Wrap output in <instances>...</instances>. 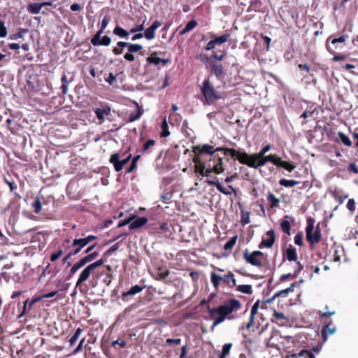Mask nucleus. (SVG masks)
<instances>
[{"label":"nucleus","mask_w":358,"mask_h":358,"mask_svg":"<svg viewBox=\"0 0 358 358\" xmlns=\"http://www.w3.org/2000/svg\"><path fill=\"white\" fill-rule=\"evenodd\" d=\"M259 301H257L255 303V304L252 307L251 312H250V320L246 326V328L248 329H249L253 325L254 317H255V315L257 313V311L259 309Z\"/></svg>","instance_id":"30"},{"label":"nucleus","mask_w":358,"mask_h":358,"mask_svg":"<svg viewBox=\"0 0 358 358\" xmlns=\"http://www.w3.org/2000/svg\"><path fill=\"white\" fill-rule=\"evenodd\" d=\"M299 181L293 180H287L285 178H282L279 181V184L281 186L285 187H292L297 184H299Z\"/></svg>","instance_id":"40"},{"label":"nucleus","mask_w":358,"mask_h":358,"mask_svg":"<svg viewBox=\"0 0 358 358\" xmlns=\"http://www.w3.org/2000/svg\"><path fill=\"white\" fill-rule=\"evenodd\" d=\"M143 113V111L141 106L138 103H136V109L129 113L128 117V121L134 122L139 119L140 117L142 115Z\"/></svg>","instance_id":"29"},{"label":"nucleus","mask_w":358,"mask_h":358,"mask_svg":"<svg viewBox=\"0 0 358 358\" xmlns=\"http://www.w3.org/2000/svg\"><path fill=\"white\" fill-rule=\"evenodd\" d=\"M236 290L248 294H251L252 293V288L250 285H236Z\"/></svg>","instance_id":"41"},{"label":"nucleus","mask_w":358,"mask_h":358,"mask_svg":"<svg viewBox=\"0 0 358 358\" xmlns=\"http://www.w3.org/2000/svg\"><path fill=\"white\" fill-rule=\"evenodd\" d=\"M157 53L154 52L149 57H147V62L149 64L158 65L160 64L162 59L157 56Z\"/></svg>","instance_id":"39"},{"label":"nucleus","mask_w":358,"mask_h":358,"mask_svg":"<svg viewBox=\"0 0 358 358\" xmlns=\"http://www.w3.org/2000/svg\"><path fill=\"white\" fill-rule=\"evenodd\" d=\"M156 144V141L153 139H149L147 141H145L141 148V151L143 152H147L150 153L152 151V149L154 148V146Z\"/></svg>","instance_id":"35"},{"label":"nucleus","mask_w":358,"mask_h":358,"mask_svg":"<svg viewBox=\"0 0 358 358\" xmlns=\"http://www.w3.org/2000/svg\"><path fill=\"white\" fill-rule=\"evenodd\" d=\"M303 234L299 232L298 234H296V235L294 236V243L299 246H302L303 245Z\"/></svg>","instance_id":"55"},{"label":"nucleus","mask_w":358,"mask_h":358,"mask_svg":"<svg viewBox=\"0 0 358 358\" xmlns=\"http://www.w3.org/2000/svg\"><path fill=\"white\" fill-rule=\"evenodd\" d=\"M225 55H226V53L224 50H222V51L220 50L219 52L213 50L210 57L220 62L224 59Z\"/></svg>","instance_id":"47"},{"label":"nucleus","mask_w":358,"mask_h":358,"mask_svg":"<svg viewBox=\"0 0 358 358\" xmlns=\"http://www.w3.org/2000/svg\"><path fill=\"white\" fill-rule=\"evenodd\" d=\"M273 155H264L263 157H259L257 155H250L246 152H243L240 163L251 168L257 169L264 166L267 162L272 163Z\"/></svg>","instance_id":"5"},{"label":"nucleus","mask_w":358,"mask_h":358,"mask_svg":"<svg viewBox=\"0 0 358 358\" xmlns=\"http://www.w3.org/2000/svg\"><path fill=\"white\" fill-rule=\"evenodd\" d=\"M287 358H315V357L309 350L301 349L298 352H287Z\"/></svg>","instance_id":"19"},{"label":"nucleus","mask_w":358,"mask_h":358,"mask_svg":"<svg viewBox=\"0 0 358 358\" xmlns=\"http://www.w3.org/2000/svg\"><path fill=\"white\" fill-rule=\"evenodd\" d=\"M195 172L199 173L202 176H210L212 173L220 174L224 172L223 158L216 157L215 161L208 162L205 158L200 159L198 157H194Z\"/></svg>","instance_id":"2"},{"label":"nucleus","mask_w":358,"mask_h":358,"mask_svg":"<svg viewBox=\"0 0 358 358\" xmlns=\"http://www.w3.org/2000/svg\"><path fill=\"white\" fill-rule=\"evenodd\" d=\"M161 26V22L155 20L150 27L145 29L144 36L148 40H152L155 37V31Z\"/></svg>","instance_id":"20"},{"label":"nucleus","mask_w":358,"mask_h":358,"mask_svg":"<svg viewBox=\"0 0 358 358\" xmlns=\"http://www.w3.org/2000/svg\"><path fill=\"white\" fill-rule=\"evenodd\" d=\"M348 171L350 172H352L355 174H357L358 173V167L357 166L355 163H350L348 166Z\"/></svg>","instance_id":"63"},{"label":"nucleus","mask_w":358,"mask_h":358,"mask_svg":"<svg viewBox=\"0 0 358 358\" xmlns=\"http://www.w3.org/2000/svg\"><path fill=\"white\" fill-rule=\"evenodd\" d=\"M134 218V216H130L129 217L124 220V221L119 222V223L117 224V227H121L129 223V228L130 230H132V229H138V228L143 227L148 221V220L146 217H137L133 222H131V220Z\"/></svg>","instance_id":"10"},{"label":"nucleus","mask_w":358,"mask_h":358,"mask_svg":"<svg viewBox=\"0 0 358 358\" xmlns=\"http://www.w3.org/2000/svg\"><path fill=\"white\" fill-rule=\"evenodd\" d=\"M198 23L195 20H190L185 26L184 29L180 31V35L182 36L189 31H191L192 29H194Z\"/></svg>","instance_id":"34"},{"label":"nucleus","mask_w":358,"mask_h":358,"mask_svg":"<svg viewBox=\"0 0 358 358\" xmlns=\"http://www.w3.org/2000/svg\"><path fill=\"white\" fill-rule=\"evenodd\" d=\"M267 201L269 203L270 208H278L280 205V199L271 192L268 193Z\"/></svg>","instance_id":"32"},{"label":"nucleus","mask_w":358,"mask_h":358,"mask_svg":"<svg viewBox=\"0 0 358 358\" xmlns=\"http://www.w3.org/2000/svg\"><path fill=\"white\" fill-rule=\"evenodd\" d=\"M230 36L231 35L229 33H226L220 36L213 35V39L208 42L204 48L206 50H213L216 45L227 42L229 40Z\"/></svg>","instance_id":"13"},{"label":"nucleus","mask_w":358,"mask_h":358,"mask_svg":"<svg viewBox=\"0 0 358 358\" xmlns=\"http://www.w3.org/2000/svg\"><path fill=\"white\" fill-rule=\"evenodd\" d=\"M297 285V282H293L290 285V286L286 289H282L280 291H278L275 292L273 296V299H275L276 297H286L289 294V292L294 291V287Z\"/></svg>","instance_id":"28"},{"label":"nucleus","mask_w":358,"mask_h":358,"mask_svg":"<svg viewBox=\"0 0 358 358\" xmlns=\"http://www.w3.org/2000/svg\"><path fill=\"white\" fill-rule=\"evenodd\" d=\"M7 36V29L5 27L4 22L0 20V38H3Z\"/></svg>","instance_id":"57"},{"label":"nucleus","mask_w":358,"mask_h":358,"mask_svg":"<svg viewBox=\"0 0 358 358\" xmlns=\"http://www.w3.org/2000/svg\"><path fill=\"white\" fill-rule=\"evenodd\" d=\"M113 34L119 36L121 38H127L129 35L128 31L120 27H116L113 29Z\"/></svg>","instance_id":"45"},{"label":"nucleus","mask_w":358,"mask_h":358,"mask_svg":"<svg viewBox=\"0 0 358 358\" xmlns=\"http://www.w3.org/2000/svg\"><path fill=\"white\" fill-rule=\"evenodd\" d=\"M348 38L349 36L347 34H343L338 37L331 35L327 38L325 47L327 51L334 55L331 59L333 62L344 61L347 59L348 55L340 54L339 52L346 45Z\"/></svg>","instance_id":"3"},{"label":"nucleus","mask_w":358,"mask_h":358,"mask_svg":"<svg viewBox=\"0 0 358 358\" xmlns=\"http://www.w3.org/2000/svg\"><path fill=\"white\" fill-rule=\"evenodd\" d=\"M315 220L309 217L307 219V226L306 227V237L312 249L315 248V244L318 243L322 238V234L318 232L313 231Z\"/></svg>","instance_id":"7"},{"label":"nucleus","mask_w":358,"mask_h":358,"mask_svg":"<svg viewBox=\"0 0 358 358\" xmlns=\"http://www.w3.org/2000/svg\"><path fill=\"white\" fill-rule=\"evenodd\" d=\"M93 270L90 268V266L88 265L80 273L79 278L76 282V287L80 286L83 282L86 281L88 278L90 277L92 271Z\"/></svg>","instance_id":"26"},{"label":"nucleus","mask_w":358,"mask_h":358,"mask_svg":"<svg viewBox=\"0 0 358 358\" xmlns=\"http://www.w3.org/2000/svg\"><path fill=\"white\" fill-rule=\"evenodd\" d=\"M303 268V266L299 262L296 263V268L293 273L283 274L280 276V280L281 282L285 281L288 278L294 279Z\"/></svg>","instance_id":"22"},{"label":"nucleus","mask_w":358,"mask_h":358,"mask_svg":"<svg viewBox=\"0 0 358 358\" xmlns=\"http://www.w3.org/2000/svg\"><path fill=\"white\" fill-rule=\"evenodd\" d=\"M232 345L231 343L224 344L222 346V352L218 358H226V357L229 355Z\"/></svg>","instance_id":"42"},{"label":"nucleus","mask_w":358,"mask_h":358,"mask_svg":"<svg viewBox=\"0 0 358 358\" xmlns=\"http://www.w3.org/2000/svg\"><path fill=\"white\" fill-rule=\"evenodd\" d=\"M280 227L282 231L288 235L290 234L291 224L288 220H283L280 222Z\"/></svg>","instance_id":"46"},{"label":"nucleus","mask_w":358,"mask_h":358,"mask_svg":"<svg viewBox=\"0 0 358 358\" xmlns=\"http://www.w3.org/2000/svg\"><path fill=\"white\" fill-rule=\"evenodd\" d=\"M250 212L245 211L243 209L241 210V223L242 225L244 226L250 222Z\"/></svg>","instance_id":"37"},{"label":"nucleus","mask_w":358,"mask_h":358,"mask_svg":"<svg viewBox=\"0 0 358 358\" xmlns=\"http://www.w3.org/2000/svg\"><path fill=\"white\" fill-rule=\"evenodd\" d=\"M272 317V321L280 324H285L288 321V319L283 313L278 312L275 310H273Z\"/></svg>","instance_id":"27"},{"label":"nucleus","mask_w":358,"mask_h":358,"mask_svg":"<svg viewBox=\"0 0 358 358\" xmlns=\"http://www.w3.org/2000/svg\"><path fill=\"white\" fill-rule=\"evenodd\" d=\"M206 182L209 185L215 186L217 189L220 192L225 195H230L231 194L230 191H229L226 187L222 186V185L219 182V180L217 178H215L214 180H207Z\"/></svg>","instance_id":"24"},{"label":"nucleus","mask_w":358,"mask_h":358,"mask_svg":"<svg viewBox=\"0 0 358 358\" xmlns=\"http://www.w3.org/2000/svg\"><path fill=\"white\" fill-rule=\"evenodd\" d=\"M272 164L277 166L278 167H282L289 172H292L295 169V165L291 164L289 162L282 161V159L278 157L276 155H273Z\"/></svg>","instance_id":"16"},{"label":"nucleus","mask_w":358,"mask_h":358,"mask_svg":"<svg viewBox=\"0 0 358 358\" xmlns=\"http://www.w3.org/2000/svg\"><path fill=\"white\" fill-rule=\"evenodd\" d=\"M241 308V303L236 299H229L226 300L223 304L220 306V313L225 317L234 312H236Z\"/></svg>","instance_id":"9"},{"label":"nucleus","mask_w":358,"mask_h":358,"mask_svg":"<svg viewBox=\"0 0 358 358\" xmlns=\"http://www.w3.org/2000/svg\"><path fill=\"white\" fill-rule=\"evenodd\" d=\"M201 92L203 96V104L212 105L214 104L217 100L224 98V93L218 92L211 83L210 78L205 79L203 82Z\"/></svg>","instance_id":"4"},{"label":"nucleus","mask_w":358,"mask_h":358,"mask_svg":"<svg viewBox=\"0 0 358 358\" xmlns=\"http://www.w3.org/2000/svg\"><path fill=\"white\" fill-rule=\"evenodd\" d=\"M221 151L223 152L224 155L229 154L234 160H238L240 162L241 159V155H243V152H240L234 148L217 147L216 148L214 146L209 144L198 145L192 148V152L194 154V157H198V158L203 159L209 162L215 161V152Z\"/></svg>","instance_id":"1"},{"label":"nucleus","mask_w":358,"mask_h":358,"mask_svg":"<svg viewBox=\"0 0 358 358\" xmlns=\"http://www.w3.org/2000/svg\"><path fill=\"white\" fill-rule=\"evenodd\" d=\"M243 259L248 264L257 268H262L264 266L263 259H266V255L259 250L250 252L246 249L243 252Z\"/></svg>","instance_id":"6"},{"label":"nucleus","mask_w":358,"mask_h":358,"mask_svg":"<svg viewBox=\"0 0 358 358\" xmlns=\"http://www.w3.org/2000/svg\"><path fill=\"white\" fill-rule=\"evenodd\" d=\"M139 158H140V155H136L134 157V159H132L131 164L126 170V173H131L134 169H136V168L137 166L136 163H137V161L139 159Z\"/></svg>","instance_id":"53"},{"label":"nucleus","mask_w":358,"mask_h":358,"mask_svg":"<svg viewBox=\"0 0 358 358\" xmlns=\"http://www.w3.org/2000/svg\"><path fill=\"white\" fill-rule=\"evenodd\" d=\"M95 113L97 115V117L99 120H103L106 115H108L110 113V108L108 106H104L102 108H96Z\"/></svg>","instance_id":"33"},{"label":"nucleus","mask_w":358,"mask_h":358,"mask_svg":"<svg viewBox=\"0 0 358 358\" xmlns=\"http://www.w3.org/2000/svg\"><path fill=\"white\" fill-rule=\"evenodd\" d=\"M143 48V46L140 44L137 43H129L128 47V51L129 52H137L140 50H141Z\"/></svg>","instance_id":"52"},{"label":"nucleus","mask_w":358,"mask_h":358,"mask_svg":"<svg viewBox=\"0 0 358 358\" xmlns=\"http://www.w3.org/2000/svg\"><path fill=\"white\" fill-rule=\"evenodd\" d=\"M166 343L168 345H178L181 343V339L180 338H167L166 340Z\"/></svg>","instance_id":"58"},{"label":"nucleus","mask_w":358,"mask_h":358,"mask_svg":"<svg viewBox=\"0 0 358 358\" xmlns=\"http://www.w3.org/2000/svg\"><path fill=\"white\" fill-rule=\"evenodd\" d=\"M34 211L36 213H38L41 210V203L39 199H37L34 203Z\"/></svg>","instance_id":"64"},{"label":"nucleus","mask_w":358,"mask_h":358,"mask_svg":"<svg viewBox=\"0 0 358 358\" xmlns=\"http://www.w3.org/2000/svg\"><path fill=\"white\" fill-rule=\"evenodd\" d=\"M120 155L119 153L113 154V166L116 171H120L122 169L123 165L120 162Z\"/></svg>","instance_id":"44"},{"label":"nucleus","mask_w":358,"mask_h":358,"mask_svg":"<svg viewBox=\"0 0 358 358\" xmlns=\"http://www.w3.org/2000/svg\"><path fill=\"white\" fill-rule=\"evenodd\" d=\"M86 245V243L82 238L74 239L72 243V247L75 249L70 252V255H76L78 254Z\"/></svg>","instance_id":"25"},{"label":"nucleus","mask_w":358,"mask_h":358,"mask_svg":"<svg viewBox=\"0 0 358 358\" xmlns=\"http://www.w3.org/2000/svg\"><path fill=\"white\" fill-rule=\"evenodd\" d=\"M237 240V236H235L231 238L224 245V249L225 250H230L233 248L234 245L236 244Z\"/></svg>","instance_id":"49"},{"label":"nucleus","mask_w":358,"mask_h":358,"mask_svg":"<svg viewBox=\"0 0 358 358\" xmlns=\"http://www.w3.org/2000/svg\"><path fill=\"white\" fill-rule=\"evenodd\" d=\"M261 2L259 0H253L251 1L248 11H255L259 12L260 11Z\"/></svg>","instance_id":"43"},{"label":"nucleus","mask_w":358,"mask_h":358,"mask_svg":"<svg viewBox=\"0 0 358 358\" xmlns=\"http://www.w3.org/2000/svg\"><path fill=\"white\" fill-rule=\"evenodd\" d=\"M346 207L351 213H354L356 208L355 199H350L347 203Z\"/></svg>","instance_id":"56"},{"label":"nucleus","mask_w":358,"mask_h":358,"mask_svg":"<svg viewBox=\"0 0 358 358\" xmlns=\"http://www.w3.org/2000/svg\"><path fill=\"white\" fill-rule=\"evenodd\" d=\"M206 68L209 70L210 73L214 75L218 80L224 78V67L221 62L209 61L206 64Z\"/></svg>","instance_id":"12"},{"label":"nucleus","mask_w":358,"mask_h":358,"mask_svg":"<svg viewBox=\"0 0 358 358\" xmlns=\"http://www.w3.org/2000/svg\"><path fill=\"white\" fill-rule=\"evenodd\" d=\"M218 315L219 316L214 320V326H217L219 324L223 322L227 318V317H225L224 315L221 313Z\"/></svg>","instance_id":"59"},{"label":"nucleus","mask_w":358,"mask_h":358,"mask_svg":"<svg viewBox=\"0 0 358 358\" xmlns=\"http://www.w3.org/2000/svg\"><path fill=\"white\" fill-rule=\"evenodd\" d=\"M41 3H30L27 6V10L31 14H38L41 10Z\"/></svg>","instance_id":"36"},{"label":"nucleus","mask_w":358,"mask_h":358,"mask_svg":"<svg viewBox=\"0 0 358 358\" xmlns=\"http://www.w3.org/2000/svg\"><path fill=\"white\" fill-rule=\"evenodd\" d=\"M210 280L213 287L216 289L218 288L220 281H223V282L228 285L229 287L236 286V280L235 279V276L231 271H229L228 273L224 275L223 277L217 275L215 272H212L210 273Z\"/></svg>","instance_id":"8"},{"label":"nucleus","mask_w":358,"mask_h":358,"mask_svg":"<svg viewBox=\"0 0 358 358\" xmlns=\"http://www.w3.org/2000/svg\"><path fill=\"white\" fill-rule=\"evenodd\" d=\"M5 182L9 186L11 192L15 191L17 189V185L14 181H9L7 178H5Z\"/></svg>","instance_id":"61"},{"label":"nucleus","mask_w":358,"mask_h":358,"mask_svg":"<svg viewBox=\"0 0 358 358\" xmlns=\"http://www.w3.org/2000/svg\"><path fill=\"white\" fill-rule=\"evenodd\" d=\"M336 327L331 321H323V326L321 329V336L324 342L327 340L329 336L336 333Z\"/></svg>","instance_id":"14"},{"label":"nucleus","mask_w":358,"mask_h":358,"mask_svg":"<svg viewBox=\"0 0 358 358\" xmlns=\"http://www.w3.org/2000/svg\"><path fill=\"white\" fill-rule=\"evenodd\" d=\"M169 275V271L162 266L156 268L155 279L159 280L166 278Z\"/></svg>","instance_id":"31"},{"label":"nucleus","mask_w":358,"mask_h":358,"mask_svg":"<svg viewBox=\"0 0 358 358\" xmlns=\"http://www.w3.org/2000/svg\"><path fill=\"white\" fill-rule=\"evenodd\" d=\"M332 196L340 204L343 203V201L348 197V194L340 195L338 192L336 191L332 192Z\"/></svg>","instance_id":"51"},{"label":"nucleus","mask_w":358,"mask_h":358,"mask_svg":"<svg viewBox=\"0 0 358 358\" xmlns=\"http://www.w3.org/2000/svg\"><path fill=\"white\" fill-rule=\"evenodd\" d=\"M27 32V29H20L19 30V31H17V33L15 34H11L10 36V38L11 40H18V39H20V38H22L24 35Z\"/></svg>","instance_id":"48"},{"label":"nucleus","mask_w":358,"mask_h":358,"mask_svg":"<svg viewBox=\"0 0 358 358\" xmlns=\"http://www.w3.org/2000/svg\"><path fill=\"white\" fill-rule=\"evenodd\" d=\"M63 254V251L62 250H58L57 252L53 253L50 257V260L52 262H55Z\"/></svg>","instance_id":"60"},{"label":"nucleus","mask_w":358,"mask_h":358,"mask_svg":"<svg viewBox=\"0 0 358 358\" xmlns=\"http://www.w3.org/2000/svg\"><path fill=\"white\" fill-rule=\"evenodd\" d=\"M82 332V329L79 327L76 329L73 336L69 339V343L71 346H73L76 344L78 339L79 338L80 334Z\"/></svg>","instance_id":"50"},{"label":"nucleus","mask_w":358,"mask_h":358,"mask_svg":"<svg viewBox=\"0 0 358 358\" xmlns=\"http://www.w3.org/2000/svg\"><path fill=\"white\" fill-rule=\"evenodd\" d=\"M97 253L93 252L82 258L78 262L76 263L71 269V274H74L78 269L84 266L87 263L92 261L96 257Z\"/></svg>","instance_id":"15"},{"label":"nucleus","mask_w":358,"mask_h":358,"mask_svg":"<svg viewBox=\"0 0 358 358\" xmlns=\"http://www.w3.org/2000/svg\"><path fill=\"white\" fill-rule=\"evenodd\" d=\"M266 235L269 237L267 239H263L262 242L259 245V248H263L264 247L267 248H271L273 247L275 241V231L273 229L269 230L266 232Z\"/></svg>","instance_id":"18"},{"label":"nucleus","mask_w":358,"mask_h":358,"mask_svg":"<svg viewBox=\"0 0 358 358\" xmlns=\"http://www.w3.org/2000/svg\"><path fill=\"white\" fill-rule=\"evenodd\" d=\"M161 129H162V131L160 133L161 137L166 138L170 135L168 123H167L166 118H164L162 122Z\"/></svg>","instance_id":"38"},{"label":"nucleus","mask_w":358,"mask_h":358,"mask_svg":"<svg viewBox=\"0 0 358 358\" xmlns=\"http://www.w3.org/2000/svg\"><path fill=\"white\" fill-rule=\"evenodd\" d=\"M335 314V311H325L322 314H320V319H328L330 316H332Z\"/></svg>","instance_id":"62"},{"label":"nucleus","mask_w":358,"mask_h":358,"mask_svg":"<svg viewBox=\"0 0 358 358\" xmlns=\"http://www.w3.org/2000/svg\"><path fill=\"white\" fill-rule=\"evenodd\" d=\"M271 149V145L267 144L264 145L258 153L252 154L251 155H257L259 157H263L264 155L267 153Z\"/></svg>","instance_id":"54"},{"label":"nucleus","mask_w":358,"mask_h":358,"mask_svg":"<svg viewBox=\"0 0 358 358\" xmlns=\"http://www.w3.org/2000/svg\"><path fill=\"white\" fill-rule=\"evenodd\" d=\"M328 137L335 143H341L347 147H351L352 143L350 138L343 132L338 131L336 133L331 129L327 133Z\"/></svg>","instance_id":"11"},{"label":"nucleus","mask_w":358,"mask_h":358,"mask_svg":"<svg viewBox=\"0 0 358 358\" xmlns=\"http://www.w3.org/2000/svg\"><path fill=\"white\" fill-rule=\"evenodd\" d=\"M283 257L286 258L289 262H296V263L297 253L296 248L290 245L283 252Z\"/></svg>","instance_id":"23"},{"label":"nucleus","mask_w":358,"mask_h":358,"mask_svg":"<svg viewBox=\"0 0 358 358\" xmlns=\"http://www.w3.org/2000/svg\"><path fill=\"white\" fill-rule=\"evenodd\" d=\"M144 288L145 286H141L138 285L133 286L128 291L124 292L122 294V299L124 301H128L129 296H133L141 292Z\"/></svg>","instance_id":"21"},{"label":"nucleus","mask_w":358,"mask_h":358,"mask_svg":"<svg viewBox=\"0 0 358 358\" xmlns=\"http://www.w3.org/2000/svg\"><path fill=\"white\" fill-rule=\"evenodd\" d=\"M101 30H99L92 38L91 42L94 45H108L110 43V38L108 36L101 37Z\"/></svg>","instance_id":"17"}]
</instances>
